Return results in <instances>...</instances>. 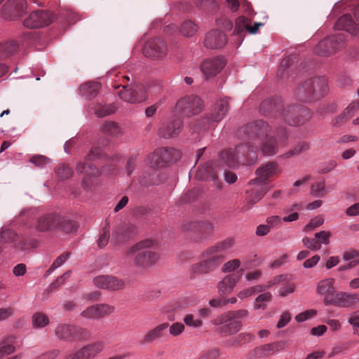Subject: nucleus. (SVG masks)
I'll use <instances>...</instances> for the list:
<instances>
[{"label":"nucleus","instance_id":"1a4fd4ad","mask_svg":"<svg viewBox=\"0 0 359 359\" xmlns=\"http://www.w3.org/2000/svg\"><path fill=\"white\" fill-rule=\"evenodd\" d=\"M248 315V311L245 309L231 311L218 316L215 320V325H223L222 332L226 335L232 334L238 332L241 327L240 318Z\"/></svg>","mask_w":359,"mask_h":359},{"label":"nucleus","instance_id":"f704fd0d","mask_svg":"<svg viewBox=\"0 0 359 359\" xmlns=\"http://www.w3.org/2000/svg\"><path fill=\"white\" fill-rule=\"evenodd\" d=\"M100 84L98 82L88 81L80 86V93L82 96L91 99L99 93Z\"/></svg>","mask_w":359,"mask_h":359},{"label":"nucleus","instance_id":"37998d69","mask_svg":"<svg viewBox=\"0 0 359 359\" xmlns=\"http://www.w3.org/2000/svg\"><path fill=\"white\" fill-rule=\"evenodd\" d=\"M145 163L153 169L164 167L159 154H156V149L145 158Z\"/></svg>","mask_w":359,"mask_h":359},{"label":"nucleus","instance_id":"b1692460","mask_svg":"<svg viewBox=\"0 0 359 359\" xmlns=\"http://www.w3.org/2000/svg\"><path fill=\"white\" fill-rule=\"evenodd\" d=\"M283 346L280 342L267 344L264 346H258L248 354V358L252 359L254 358H265L273 354L274 353L280 351Z\"/></svg>","mask_w":359,"mask_h":359},{"label":"nucleus","instance_id":"c85d7f7f","mask_svg":"<svg viewBox=\"0 0 359 359\" xmlns=\"http://www.w3.org/2000/svg\"><path fill=\"white\" fill-rule=\"evenodd\" d=\"M335 28L344 30L352 35H357L359 33V24L354 22L348 14H345L338 19L335 23Z\"/></svg>","mask_w":359,"mask_h":359},{"label":"nucleus","instance_id":"2eb2a0df","mask_svg":"<svg viewBox=\"0 0 359 359\" xmlns=\"http://www.w3.org/2000/svg\"><path fill=\"white\" fill-rule=\"evenodd\" d=\"M53 20V15L48 11L37 10L31 13L24 21L27 28H40L50 25Z\"/></svg>","mask_w":359,"mask_h":359},{"label":"nucleus","instance_id":"412c9836","mask_svg":"<svg viewBox=\"0 0 359 359\" xmlns=\"http://www.w3.org/2000/svg\"><path fill=\"white\" fill-rule=\"evenodd\" d=\"M60 214L48 213L39 217L36 222L35 229L40 232L56 231V224L59 222Z\"/></svg>","mask_w":359,"mask_h":359},{"label":"nucleus","instance_id":"f257e3e1","mask_svg":"<svg viewBox=\"0 0 359 359\" xmlns=\"http://www.w3.org/2000/svg\"><path fill=\"white\" fill-rule=\"evenodd\" d=\"M271 127L263 120H258L242 126L238 131V136L250 146H257L265 156L276 154L280 147L284 146L288 135L285 128L277 131V137L269 136Z\"/></svg>","mask_w":359,"mask_h":359},{"label":"nucleus","instance_id":"774afa93","mask_svg":"<svg viewBox=\"0 0 359 359\" xmlns=\"http://www.w3.org/2000/svg\"><path fill=\"white\" fill-rule=\"evenodd\" d=\"M60 353L58 349H53L37 356L35 359H55Z\"/></svg>","mask_w":359,"mask_h":359},{"label":"nucleus","instance_id":"de8ad7c7","mask_svg":"<svg viewBox=\"0 0 359 359\" xmlns=\"http://www.w3.org/2000/svg\"><path fill=\"white\" fill-rule=\"evenodd\" d=\"M327 194L325 182L313 183L311 187V194L315 197L323 198Z\"/></svg>","mask_w":359,"mask_h":359},{"label":"nucleus","instance_id":"680f3d73","mask_svg":"<svg viewBox=\"0 0 359 359\" xmlns=\"http://www.w3.org/2000/svg\"><path fill=\"white\" fill-rule=\"evenodd\" d=\"M324 222V219L322 216H318L311 219V221L304 227V231H311L314 229L321 226Z\"/></svg>","mask_w":359,"mask_h":359},{"label":"nucleus","instance_id":"bf43d9fd","mask_svg":"<svg viewBox=\"0 0 359 359\" xmlns=\"http://www.w3.org/2000/svg\"><path fill=\"white\" fill-rule=\"evenodd\" d=\"M15 351V347L11 343L4 341L0 344V359H3Z\"/></svg>","mask_w":359,"mask_h":359},{"label":"nucleus","instance_id":"dca6fc26","mask_svg":"<svg viewBox=\"0 0 359 359\" xmlns=\"http://www.w3.org/2000/svg\"><path fill=\"white\" fill-rule=\"evenodd\" d=\"M27 10L25 0H8L2 7V16L9 20H14L22 16Z\"/></svg>","mask_w":359,"mask_h":359},{"label":"nucleus","instance_id":"c756f323","mask_svg":"<svg viewBox=\"0 0 359 359\" xmlns=\"http://www.w3.org/2000/svg\"><path fill=\"white\" fill-rule=\"evenodd\" d=\"M269 191V188L266 184L259 183L257 186L251 189L248 198L247 204L243 206V210H248L251 207L259 201L264 194Z\"/></svg>","mask_w":359,"mask_h":359},{"label":"nucleus","instance_id":"72a5a7b5","mask_svg":"<svg viewBox=\"0 0 359 359\" xmlns=\"http://www.w3.org/2000/svg\"><path fill=\"white\" fill-rule=\"evenodd\" d=\"M156 154H159L164 166L167 163L176 161L180 157V152L173 148H159L156 149Z\"/></svg>","mask_w":359,"mask_h":359},{"label":"nucleus","instance_id":"79ce46f5","mask_svg":"<svg viewBox=\"0 0 359 359\" xmlns=\"http://www.w3.org/2000/svg\"><path fill=\"white\" fill-rule=\"evenodd\" d=\"M115 111L116 107L112 104H98L95 108V113L98 117H104L114 114Z\"/></svg>","mask_w":359,"mask_h":359},{"label":"nucleus","instance_id":"8fccbe9b","mask_svg":"<svg viewBox=\"0 0 359 359\" xmlns=\"http://www.w3.org/2000/svg\"><path fill=\"white\" fill-rule=\"evenodd\" d=\"M180 31L183 35L188 37L191 36L196 32L197 26L194 22L187 20L182 25Z\"/></svg>","mask_w":359,"mask_h":359},{"label":"nucleus","instance_id":"58836bf2","mask_svg":"<svg viewBox=\"0 0 359 359\" xmlns=\"http://www.w3.org/2000/svg\"><path fill=\"white\" fill-rule=\"evenodd\" d=\"M118 95L121 100L129 103L141 102V99L137 97L136 92L128 88V85L126 84H123V89L118 92Z\"/></svg>","mask_w":359,"mask_h":359},{"label":"nucleus","instance_id":"0e129e2a","mask_svg":"<svg viewBox=\"0 0 359 359\" xmlns=\"http://www.w3.org/2000/svg\"><path fill=\"white\" fill-rule=\"evenodd\" d=\"M109 238V226H106L104 230L103 233L100 235L97 244L100 248H104L107 245L108 243Z\"/></svg>","mask_w":359,"mask_h":359},{"label":"nucleus","instance_id":"052dcab7","mask_svg":"<svg viewBox=\"0 0 359 359\" xmlns=\"http://www.w3.org/2000/svg\"><path fill=\"white\" fill-rule=\"evenodd\" d=\"M331 233L329 231H321L315 233V238L318 245L325 244L327 245L330 242Z\"/></svg>","mask_w":359,"mask_h":359},{"label":"nucleus","instance_id":"a18cd8bd","mask_svg":"<svg viewBox=\"0 0 359 359\" xmlns=\"http://www.w3.org/2000/svg\"><path fill=\"white\" fill-rule=\"evenodd\" d=\"M272 299V294L269 292H264L259 294L256 299L254 304V309L255 310L262 309L264 310L266 308V302H269Z\"/></svg>","mask_w":359,"mask_h":359},{"label":"nucleus","instance_id":"393cba45","mask_svg":"<svg viewBox=\"0 0 359 359\" xmlns=\"http://www.w3.org/2000/svg\"><path fill=\"white\" fill-rule=\"evenodd\" d=\"M220 170V168L215 161L208 162L205 165L198 168L196 177L201 180H211L216 181L218 178L217 172Z\"/></svg>","mask_w":359,"mask_h":359},{"label":"nucleus","instance_id":"09e8293b","mask_svg":"<svg viewBox=\"0 0 359 359\" xmlns=\"http://www.w3.org/2000/svg\"><path fill=\"white\" fill-rule=\"evenodd\" d=\"M99 319L109 316L115 311V307L108 304H95Z\"/></svg>","mask_w":359,"mask_h":359},{"label":"nucleus","instance_id":"39448f33","mask_svg":"<svg viewBox=\"0 0 359 359\" xmlns=\"http://www.w3.org/2000/svg\"><path fill=\"white\" fill-rule=\"evenodd\" d=\"M250 142L240 144L235 149H224L221 151L217 165L221 170L225 168H232L238 165L240 161L254 163L257 158V146H250Z\"/></svg>","mask_w":359,"mask_h":359},{"label":"nucleus","instance_id":"f3484780","mask_svg":"<svg viewBox=\"0 0 359 359\" xmlns=\"http://www.w3.org/2000/svg\"><path fill=\"white\" fill-rule=\"evenodd\" d=\"M95 287L107 290H119L125 287V282L111 275H101L93 279Z\"/></svg>","mask_w":359,"mask_h":359},{"label":"nucleus","instance_id":"20e7f679","mask_svg":"<svg viewBox=\"0 0 359 359\" xmlns=\"http://www.w3.org/2000/svg\"><path fill=\"white\" fill-rule=\"evenodd\" d=\"M292 111V108H283V101L280 97L265 100L259 107L262 114L270 118H280L290 126L303 125L312 117V113L309 109H304L303 114L299 118L289 116Z\"/></svg>","mask_w":359,"mask_h":359},{"label":"nucleus","instance_id":"e433bc0d","mask_svg":"<svg viewBox=\"0 0 359 359\" xmlns=\"http://www.w3.org/2000/svg\"><path fill=\"white\" fill-rule=\"evenodd\" d=\"M100 130L104 135L114 137H118L123 134V130L118 124L114 121L104 122Z\"/></svg>","mask_w":359,"mask_h":359},{"label":"nucleus","instance_id":"a19ab883","mask_svg":"<svg viewBox=\"0 0 359 359\" xmlns=\"http://www.w3.org/2000/svg\"><path fill=\"white\" fill-rule=\"evenodd\" d=\"M50 323L48 317L43 313H36L32 316V326L34 328H43Z\"/></svg>","mask_w":359,"mask_h":359},{"label":"nucleus","instance_id":"5701e85b","mask_svg":"<svg viewBox=\"0 0 359 359\" xmlns=\"http://www.w3.org/2000/svg\"><path fill=\"white\" fill-rule=\"evenodd\" d=\"M359 303V295L344 292H337L330 305L338 307L347 308L351 307Z\"/></svg>","mask_w":359,"mask_h":359},{"label":"nucleus","instance_id":"aec40b11","mask_svg":"<svg viewBox=\"0 0 359 359\" xmlns=\"http://www.w3.org/2000/svg\"><path fill=\"white\" fill-rule=\"evenodd\" d=\"M225 60L222 57H215L204 60L201 69L206 78L217 75L224 67Z\"/></svg>","mask_w":359,"mask_h":359},{"label":"nucleus","instance_id":"3c124183","mask_svg":"<svg viewBox=\"0 0 359 359\" xmlns=\"http://www.w3.org/2000/svg\"><path fill=\"white\" fill-rule=\"evenodd\" d=\"M351 116L346 114L344 111L340 114L334 116L331 121V125L334 128H339L344 125L349 119Z\"/></svg>","mask_w":359,"mask_h":359},{"label":"nucleus","instance_id":"9b49d317","mask_svg":"<svg viewBox=\"0 0 359 359\" xmlns=\"http://www.w3.org/2000/svg\"><path fill=\"white\" fill-rule=\"evenodd\" d=\"M229 110V103L227 98L217 100L212 109V113L200 121L199 128L207 130L214 126L215 123L221 121Z\"/></svg>","mask_w":359,"mask_h":359},{"label":"nucleus","instance_id":"f03ea898","mask_svg":"<svg viewBox=\"0 0 359 359\" xmlns=\"http://www.w3.org/2000/svg\"><path fill=\"white\" fill-rule=\"evenodd\" d=\"M104 158L108 163L107 166L103 167V172L108 174H113L116 170L115 163L122 159L119 154L109 156L103 153L100 147H93L86 156L85 162H80L76 165V171L83 173V187L86 189H90L94 184V180L101 174L97 167L88 161H93L97 159Z\"/></svg>","mask_w":359,"mask_h":359},{"label":"nucleus","instance_id":"4468645a","mask_svg":"<svg viewBox=\"0 0 359 359\" xmlns=\"http://www.w3.org/2000/svg\"><path fill=\"white\" fill-rule=\"evenodd\" d=\"M167 53V44L160 38H154L149 40L143 48L144 55L151 60H162L165 57Z\"/></svg>","mask_w":359,"mask_h":359},{"label":"nucleus","instance_id":"338daca9","mask_svg":"<svg viewBox=\"0 0 359 359\" xmlns=\"http://www.w3.org/2000/svg\"><path fill=\"white\" fill-rule=\"evenodd\" d=\"M184 321L187 325L193 327H199L203 324L201 320L194 319V316L191 314L187 315L184 318Z\"/></svg>","mask_w":359,"mask_h":359},{"label":"nucleus","instance_id":"a211bd4d","mask_svg":"<svg viewBox=\"0 0 359 359\" xmlns=\"http://www.w3.org/2000/svg\"><path fill=\"white\" fill-rule=\"evenodd\" d=\"M137 228L132 223H124L118 226L111 234V241L121 243L128 241L135 236Z\"/></svg>","mask_w":359,"mask_h":359},{"label":"nucleus","instance_id":"13d9d810","mask_svg":"<svg viewBox=\"0 0 359 359\" xmlns=\"http://www.w3.org/2000/svg\"><path fill=\"white\" fill-rule=\"evenodd\" d=\"M16 234L11 229H4L0 232V243H8L14 241Z\"/></svg>","mask_w":359,"mask_h":359},{"label":"nucleus","instance_id":"a878e982","mask_svg":"<svg viewBox=\"0 0 359 359\" xmlns=\"http://www.w3.org/2000/svg\"><path fill=\"white\" fill-rule=\"evenodd\" d=\"M226 36L223 32L214 29L206 34L204 45L210 49L220 48L226 44Z\"/></svg>","mask_w":359,"mask_h":359},{"label":"nucleus","instance_id":"c03bdc74","mask_svg":"<svg viewBox=\"0 0 359 359\" xmlns=\"http://www.w3.org/2000/svg\"><path fill=\"white\" fill-rule=\"evenodd\" d=\"M309 149V144L306 142H300L298 144L295 145V147L286 152L285 154H283L281 156L283 158H288L293 156L298 155L301 154L302 152L306 151Z\"/></svg>","mask_w":359,"mask_h":359},{"label":"nucleus","instance_id":"0eeeda50","mask_svg":"<svg viewBox=\"0 0 359 359\" xmlns=\"http://www.w3.org/2000/svg\"><path fill=\"white\" fill-rule=\"evenodd\" d=\"M329 91L327 79L324 76H316L307 79L297 88L296 96L302 102L317 101Z\"/></svg>","mask_w":359,"mask_h":359},{"label":"nucleus","instance_id":"ddd939ff","mask_svg":"<svg viewBox=\"0 0 359 359\" xmlns=\"http://www.w3.org/2000/svg\"><path fill=\"white\" fill-rule=\"evenodd\" d=\"M104 341H94L67 355L65 359H95L104 351Z\"/></svg>","mask_w":359,"mask_h":359},{"label":"nucleus","instance_id":"7c9ffc66","mask_svg":"<svg viewBox=\"0 0 359 359\" xmlns=\"http://www.w3.org/2000/svg\"><path fill=\"white\" fill-rule=\"evenodd\" d=\"M168 326L169 324L168 323H164L149 330L143 336L140 343L142 345L149 344L154 342L155 340L159 339L163 336V333L167 330Z\"/></svg>","mask_w":359,"mask_h":359},{"label":"nucleus","instance_id":"5fc2aeb1","mask_svg":"<svg viewBox=\"0 0 359 359\" xmlns=\"http://www.w3.org/2000/svg\"><path fill=\"white\" fill-rule=\"evenodd\" d=\"M252 339H254V335L250 333H241L238 334L237 337L233 338L230 340L231 345H237L241 344V343H245L250 341Z\"/></svg>","mask_w":359,"mask_h":359},{"label":"nucleus","instance_id":"49530a36","mask_svg":"<svg viewBox=\"0 0 359 359\" xmlns=\"http://www.w3.org/2000/svg\"><path fill=\"white\" fill-rule=\"evenodd\" d=\"M58 178L61 180L69 179L73 174L72 169L67 164H60L55 169Z\"/></svg>","mask_w":359,"mask_h":359},{"label":"nucleus","instance_id":"4c0bfd02","mask_svg":"<svg viewBox=\"0 0 359 359\" xmlns=\"http://www.w3.org/2000/svg\"><path fill=\"white\" fill-rule=\"evenodd\" d=\"M56 224V231L60 230L67 233L74 231L77 228L74 221L61 215H60L59 222Z\"/></svg>","mask_w":359,"mask_h":359},{"label":"nucleus","instance_id":"e2e57ef3","mask_svg":"<svg viewBox=\"0 0 359 359\" xmlns=\"http://www.w3.org/2000/svg\"><path fill=\"white\" fill-rule=\"evenodd\" d=\"M302 242L306 248L313 251L319 250L321 248V245L317 243L316 238H309L308 237H305L303 238Z\"/></svg>","mask_w":359,"mask_h":359},{"label":"nucleus","instance_id":"ea45409f","mask_svg":"<svg viewBox=\"0 0 359 359\" xmlns=\"http://www.w3.org/2000/svg\"><path fill=\"white\" fill-rule=\"evenodd\" d=\"M295 58V56L290 55L282 60L277 72V76L280 79H284L288 76V69L293 64Z\"/></svg>","mask_w":359,"mask_h":359},{"label":"nucleus","instance_id":"f8f14e48","mask_svg":"<svg viewBox=\"0 0 359 359\" xmlns=\"http://www.w3.org/2000/svg\"><path fill=\"white\" fill-rule=\"evenodd\" d=\"M203 108L202 100L196 95L180 98L176 103L175 111L184 116L190 117L199 114Z\"/></svg>","mask_w":359,"mask_h":359},{"label":"nucleus","instance_id":"2f4dec72","mask_svg":"<svg viewBox=\"0 0 359 359\" xmlns=\"http://www.w3.org/2000/svg\"><path fill=\"white\" fill-rule=\"evenodd\" d=\"M240 276L235 274L226 276L217 285L219 292L222 294H229L233 290Z\"/></svg>","mask_w":359,"mask_h":359},{"label":"nucleus","instance_id":"7ed1b4c3","mask_svg":"<svg viewBox=\"0 0 359 359\" xmlns=\"http://www.w3.org/2000/svg\"><path fill=\"white\" fill-rule=\"evenodd\" d=\"M233 245V240L229 238L207 248L202 254L203 260L194 264V274L208 273L215 270L225 260V252Z\"/></svg>","mask_w":359,"mask_h":359},{"label":"nucleus","instance_id":"c9c22d12","mask_svg":"<svg viewBox=\"0 0 359 359\" xmlns=\"http://www.w3.org/2000/svg\"><path fill=\"white\" fill-rule=\"evenodd\" d=\"M18 43L9 40L0 43V60L6 59L13 55L18 50Z\"/></svg>","mask_w":359,"mask_h":359},{"label":"nucleus","instance_id":"4be33fe9","mask_svg":"<svg viewBox=\"0 0 359 359\" xmlns=\"http://www.w3.org/2000/svg\"><path fill=\"white\" fill-rule=\"evenodd\" d=\"M182 128V121L180 118H176L163 123L158 128V135L165 139L172 138L180 134Z\"/></svg>","mask_w":359,"mask_h":359},{"label":"nucleus","instance_id":"69168bd1","mask_svg":"<svg viewBox=\"0 0 359 359\" xmlns=\"http://www.w3.org/2000/svg\"><path fill=\"white\" fill-rule=\"evenodd\" d=\"M71 271H67L63 275L58 277L52 284L50 285V287L51 289H56L58 288L60 286L63 285L65 282V280L70 276Z\"/></svg>","mask_w":359,"mask_h":359},{"label":"nucleus","instance_id":"6ab92c4d","mask_svg":"<svg viewBox=\"0 0 359 359\" xmlns=\"http://www.w3.org/2000/svg\"><path fill=\"white\" fill-rule=\"evenodd\" d=\"M334 279L328 278L320 280L316 287V292L324 296L323 303L325 305H330L337 291L334 287Z\"/></svg>","mask_w":359,"mask_h":359},{"label":"nucleus","instance_id":"4d7b16f0","mask_svg":"<svg viewBox=\"0 0 359 359\" xmlns=\"http://www.w3.org/2000/svg\"><path fill=\"white\" fill-rule=\"evenodd\" d=\"M241 266V261L238 259H233L224 263L222 266V271L224 273H230L238 269Z\"/></svg>","mask_w":359,"mask_h":359},{"label":"nucleus","instance_id":"603ef678","mask_svg":"<svg viewBox=\"0 0 359 359\" xmlns=\"http://www.w3.org/2000/svg\"><path fill=\"white\" fill-rule=\"evenodd\" d=\"M287 107L292 109V111L289 113V116L297 118H301L303 114L304 109H309L307 107L300 104H285L283 103V108Z\"/></svg>","mask_w":359,"mask_h":359},{"label":"nucleus","instance_id":"9d476101","mask_svg":"<svg viewBox=\"0 0 359 359\" xmlns=\"http://www.w3.org/2000/svg\"><path fill=\"white\" fill-rule=\"evenodd\" d=\"M345 45V38L343 34L332 35L323 40L315 47L314 52L316 55L323 57H329Z\"/></svg>","mask_w":359,"mask_h":359},{"label":"nucleus","instance_id":"6e6552de","mask_svg":"<svg viewBox=\"0 0 359 359\" xmlns=\"http://www.w3.org/2000/svg\"><path fill=\"white\" fill-rule=\"evenodd\" d=\"M54 334L58 340L62 341H84L90 337V333L86 328L69 323L57 324Z\"/></svg>","mask_w":359,"mask_h":359},{"label":"nucleus","instance_id":"473e14b6","mask_svg":"<svg viewBox=\"0 0 359 359\" xmlns=\"http://www.w3.org/2000/svg\"><path fill=\"white\" fill-rule=\"evenodd\" d=\"M249 22L250 20L244 16H240L236 20L233 34L238 36V46L241 45L243 40L245 32H248Z\"/></svg>","mask_w":359,"mask_h":359},{"label":"nucleus","instance_id":"bb28decb","mask_svg":"<svg viewBox=\"0 0 359 359\" xmlns=\"http://www.w3.org/2000/svg\"><path fill=\"white\" fill-rule=\"evenodd\" d=\"M185 231H190L202 236H208L212 233L214 225L209 221H197L188 222L183 226Z\"/></svg>","mask_w":359,"mask_h":359},{"label":"nucleus","instance_id":"864d4df0","mask_svg":"<svg viewBox=\"0 0 359 359\" xmlns=\"http://www.w3.org/2000/svg\"><path fill=\"white\" fill-rule=\"evenodd\" d=\"M29 161L35 166L43 168L51 162V160L43 155H34L31 157Z\"/></svg>","mask_w":359,"mask_h":359},{"label":"nucleus","instance_id":"cd10ccee","mask_svg":"<svg viewBox=\"0 0 359 359\" xmlns=\"http://www.w3.org/2000/svg\"><path fill=\"white\" fill-rule=\"evenodd\" d=\"M279 172L278 165L275 162H269L257 170V178L255 181L265 184L266 180Z\"/></svg>","mask_w":359,"mask_h":359},{"label":"nucleus","instance_id":"423d86ee","mask_svg":"<svg viewBox=\"0 0 359 359\" xmlns=\"http://www.w3.org/2000/svg\"><path fill=\"white\" fill-rule=\"evenodd\" d=\"M157 243L145 239L131 246L126 252L127 257H133V264L138 269H145L155 265L159 255L155 251Z\"/></svg>","mask_w":359,"mask_h":359},{"label":"nucleus","instance_id":"6e6d98bb","mask_svg":"<svg viewBox=\"0 0 359 359\" xmlns=\"http://www.w3.org/2000/svg\"><path fill=\"white\" fill-rule=\"evenodd\" d=\"M80 315L85 319H99L95 304L87 307Z\"/></svg>","mask_w":359,"mask_h":359}]
</instances>
